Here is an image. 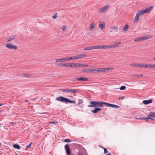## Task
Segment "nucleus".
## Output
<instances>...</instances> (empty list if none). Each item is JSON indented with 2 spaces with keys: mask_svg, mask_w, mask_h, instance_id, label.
Here are the masks:
<instances>
[{
  "mask_svg": "<svg viewBox=\"0 0 155 155\" xmlns=\"http://www.w3.org/2000/svg\"><path fill=\"white\" fill-rule=\"evenodd\" d=\"M111 29L114 30H117L118 29V27L116 26H113L111 28Z\"/></svg>",
  "mask_w": 155,
  "mask_h": 155,
  "instance_id": "35",
  "label": "nucleus"
},
{
  "mask_svg": "<svg viewBox=\"0 0 155 155\" xmlns=\"http://www.w3.org/2000/svg\"><path fill=\"white\" fill-rule=\"evenodd\" d=\"M57 123H58V122H57L52 121V122H49V124H56Z\"/></svg>",
  "mask_w": 155,
  "mask_h": 155,
  "instance_id": "51",
  "label": "nucleus"
},
{
  "mask_svg": "<svg viewBox=\"0 0 155 155\" xmlns=\"http://www.w3.org/2000/svg\"><path fill=\"white\" fill-rule=\"evenodd\" d=\"M64 147L67 155H70L71 152L69 148V144H66L65 146Z\"/></svg>",
  "mask_w": 155,
  "mask_h": 155,
  "instance_id": "7",
  "label": "nucleus"
},
{
  "mask_svg": "<svg viewBox=\"0 0 155 155\" xmlns=\"http://www.w3.org/2000/svg\"><path fill=\"white\" fill-rule=\"evenodd\" d=\"M136 76L137 77H142L143 76V74H136Z\"/></svg>",
  "mask_w": 155,
  "mask_h": 155,
  "instance_id": "52",
  "label": "nucleus"
},
{
  "mask_svg": "<svg viewBox=\"0 0 155 155\" xmlns=\"http://www.w3.org/2000/svg\"><path fill=\"white\" fill-rule=\"evenodd\" d=\"M114 69V68L113 67L109 68H97L96 71H97V72H104L105 71H107L109 70H113Z\"/></svg>",
  "mask_w": 155,
  "mask_h": 155,
  "instance_id": "4",
  "label": "nucleus"
},
{
  "mask_svg": "<svg viewBox=\"0 0 155 155\" xmlns=\"http://www.w3.org/2000/svg\"><path fill=\"white\" fill-rule=\"evenodd\" d=\"M136 119H140V120H147L148 119H152L150 117H147V118H136Z\"/></svg>",
  "mask_w": 155,
  "mask_h": 155,
  "instance_id": "26",
  "label": "nucleus"
},
{
  "mask_svg": "<svg viewBox=\"0 0 155 155\" xmlns=\"http://www.w3.org/2000/svg\"><path fill=\"white\" fill-rule=\"evenodd\" d=\"M86 54H83L78 55L79 58H83L85 57L86 56Z\"/></svg>",
  "mask_w": 155,
  "mask_h": 155,
  "instance_id": "25",
  "label": "nucleus"
},
{
  "mask_svg": "<svg viewBox=\"0 0 155 155\" xmlns=\"http://www.w3.org/2000/svg\"><path fill=\"white\" fill-rule=\"evenodd\" d=\"M5 46L9 49L16 50L17 49V47L12 43H8L5 45Z\"/></svg>",
  "mask_w": 155,
  "mask_h": 155,
  "instance_id": "5",
  "label": "nucleus"
},
{
  "mask_svg": "<svg viewBox=\"0 0 155 155\" xmlns=\"http://www.w3.org/2000/svg\"><path fill=\"white\" fill-rule=\"evenodd\" d=\"M142 68H147V64H142Z\"/></svg>",
  "mask_w": 155,
  "mask_h": 155,
  "instance_id": "36",
  "label": "nucleus"
},
{
  "mask_svg": "<svg viewBox=\"0 0 155 155\" xmlns=\"http://www.w3.org/2000/svg\"><path fill=\"white\" fill-rule=\"evenodd\" d=\"M129 26L128 25H125L123 28L122 30L124 31H126L128 29Z\"/></svg>",
  "mask_w": 155,
  "mask_h": 155,
  "instance_id": "21",
  "label": "nucleus"
},
{
  "mask_svg": "<svg viewBox=\"0 0 155 155\" xmlns=\"http://www.w3.org/2000/svg\"><path fill=\"white\" fill-rule=\"evenodd\" d=\"M109 8L110 6L109 5H106L102 8H99L98 9V12L100 13H104L106 12Z\"/></svg>",
  "mask_w": 155,
  "mask_h": 155,
  "instance_id": "3",
  "label": "nucleus"
},
{
  "mask_svg": "<svg viewBox=\"0 0 155 155\" xmlns=\"http://www.w3.org/2000/svg\"><path fill=\"white\" fill-rule=\"evenodd\" d=\"M84 50H92L91 49V46L86 47V48H85L84 49Z\"/></svg>",
  "mask_w": 155,
  "mask_h": 155,
  "instance_id": "32",
  "label": "nucleus"
},
{
  "mask_svg": "<svg viewBox=\"0 0 155 155\" xmlns=\"http://www.w3.org/2000/svg\"><path fill=\"white\" fill-rule=\"evenodd\" d=\"M101 49H109L111 48V45H104L103 46H101Z\"/></svg>",
  "mask_w": 155,
  "mask_h": 155,
  "instance_id": "16",
  "label": "nucleus"
},
{
  "mask_svg": "<svg viewBox=\"0 0 155 155\" xmlns=\"http://www.w3.org/2000/svg\"><path fill=\"white\" fill-rule=\"evenodd\" d=\"M57 14H58L57 13H55L54 15L52 16V18H54V19L56 18L57 17Z\"/></svg>",
  "mask_w": 155,
  "mask_h": 155,
  "instance_id": "37",
  "label": "nucleus"
},
{
  "mask_svg": "<svg viewBox=\"0 0 155 155\" xmlns=\"http://www.w3.org/2000/svg\"><path fill=\"white\" fill-rule=\"evenodd\" d=\"M101 108H95L94 110H92L91 112L94 114L96 113L99 110H101Z\"/></svg>",
  "mask_w": 155,
  "mask_h": 155,
  "instance_id": "20",
  "label": "nucleus"
},
{
  "mask_svg": "<svg viewBox=\"0 0 155 155\" xmlns=\"http://www.w3.org/2000/svg\"><path fill=\"white\" fill-rule=\"evenodd\" d=\"M68 88L63 89H60V90L62 92H68Z\"/></svg>",
  "mask_w": 155,
  "mask_h": 155,
  "instance_id": "33",
  "label": "nucleus"
},
{
  "mask_svg": "<svg viewBox=\"0 0 155 155\" xmlns=\"http://www.w3.org/2000/svg\"><path fill=\"white\" fill-rule=\"evenodd\" d=\"M71 141V140L69 139H65L64 140V142H70Z\"/></svg>",
  "mask_w": 155,
  "mask_h": 155,
  "instance_id": "42",
  "label": "nucleus"
},
{
  "mask_svg": "<svg viewBox=\"0 0 155 155\" xmlns=\"http://www.w3.org/2000/svg\"><path fill=\"white\" fill-rule=\"evenodd\" d=\"M82 71L84 72H89V69H88L86 70H83Z\"/></svg>",
  "mask_w": 155,
  "mask_h": 155,
  "instance_id": "41",
  "label": "nucleus"
},
{
  "mask_svg": "<svg viewBox=\"0 0 155 155\" xmlns=\"http://www.w3.org/2000/svg\"><path fill=\"white\" fill-rule=\"evenodd\" d=\"M121 44L120 41L116 42L113 45H111V48H117L119 47V45Z\"/></svg>",
  "mask_w": 155,
  "mask_h": 155,
  "instance_id": "9",
  "label": "nucleus"
},
{
  "mask_svg": "<svg viewBox=\"0 0 155 155\" xmlns=\"http://www.w3.org/2000/svg\"><path fill=\"white\" fill-rule=\"evenodd\" d=\"M14 37H10L9 38H8V41H10L14 40Z\"/></svg>",
  "mask_w": 155,
  "mask_h": 155,
  "instance_id": "40",
  "label": "nucleus"
},
{
  "mask_svg": "<svg viewBox=\"0 0 155 155\" xmlns=\"http://www.w3.org/2000/svg\"><path fill=\"white\" fill-rule=\"evenodd\" d=\"M13 147L14 148H15L16 149H20V146L18 145L15 144H14L13 145Z\"/></svg>",
  "mask_w": 155,
  "mask_h": 155,
  "instance_id": "28",
  "label": "nucleus"
},
{
  "mask_svg": "<svg viewBox=\"0 0 155 155\" xmlns=\"http://www.w3.org/2000/svg\"><path fill=\"white\" fill-rule=\"evenodd\" d=\"M141 40H145L147 39L148 38V37L147 36H144L142 37H140Z\"/></svg>",
  "mask_w": 155,
  "mask_h": 155,
  "instance_id": "30",
  "label": "nucleus"
},
{
  "mask_svg": "<svg viewBox=\"0 0 155 155\" xmlns=\"http://www.w3.org/2000/svg\"><path fill=\"white\" fill-rule=\"evenodd\" d=\"M90 105H88L87 107H103V105H105V102L102 101L96 102L95 101H90Z\"/></svg>",
  "mask_w": 155,
  "mask_h": 155,
  "instance_id": "1",
  "label": "nucleus"
},
{
  "mask_svg": "<svg viewBox=\"0 0 155 155\" xmlns=\"http://www.w3.org/2000/svg\"><path fill=\"white\" fill-rule=\"evenodd\" d=\"M56 100L58 101L63 102H68L71 103H75V101H70L69 99L65 98L62 96H59L56 98Z\"/></svg>",
  "mask_w": 155,
  "mask_h": 155,
  "instance_id": "2",
  "label": "nucleus"
},
{
  "mask_svg": "<svg viewBox=\"0 0 155 155\" xmlns=\"http://www.w3.org/2000/svg\"><path fill=\"white\" fill-rule=\"evenodd\" d=\"M88 66V65L86 64H80V67H86Z\"/></svg>",
  "mask_w": 155,
  "mask_h": 155,
  "instance_id": "31",
  "label": "nucleus"
},
{
  "mask_svg": "<svg viewBox=\"0 0 155 155\" xmlns=\"http://www.w3.org/2000/svg\"><path fill=\"white\" fill-rule=\"evenodd\" d=\"M78 155H83L81 152L79 151L78 153Z\"/></svg>",
  "mask_w": 155,
  "mask_h": 155,
  "instance_id": "56",
  "label": "nucleus"
},
{
  "mask_svg": "<svg viewBox=\"0 0 155 155\" xmlns=\"http://www.w3.org/2000/svg\"><path fill=\"white\" fill-rule=\"evenodd\" d=\"M142 64L139 63V67L140 68H142Z\"/></svg>",
  "mask_w": 155,
  "mask_h": 155,
  "instance_id": "54",
  "label": "nucleus"
},
{
  "mask_svg": "<svg viewBox=\"0 0 155 155\" xmlns=\"http://www.w3.org/2000/svg\"><path fill=\"white\" fill-rule=\"evenodd\" d=\"M24 77H31V75L30 74H24Z\"/></svg>",
  "mask_w": 155,
  "mask_h": 155,
  "instance_id": "43",
  "label": "nucleus"
},
{
  "mask_svg": "<svg viewBox=\"0 0 155 155\" xmlns=\"http://www.w3.org/2000/svg\"><path fill=\"white\" fill-rule=\"evenodd\" d=\"M107 155H110V153H109Z\"/></svg>",
  "mask_w": 155,
  "mask_h": 155,
  "instance_id": "61",
  "label": "nucleus"
},
{
  "mask_svg": "<svg viewBox=\"0 0 155 155\" xmlns=\"http://www.w3.org/2000/svg\"><path fill=\"white\" fill-rule=\"evenodd\" d=\"M68 92L69 93H75L76 92V90L74 89H68Z\"/></svg>",
  "mask_w": 155,
  "mask_h": 155,
  "instance_id": "22",
  "label": "nucleus"
},
{
  "mask_svg": "<svg viewBox=\"0 0 155 155\" xmlns=\"http://www.w3.org/2000/svg\"><path fill=\"white\" fill-rule=\"evenodd\" d=\"M145 12L144 10H142L140 11H139L138 12V14H139V15H142L145 13Z\"/></svg>",
  "mask_w": 155,
  "mask_h": 155,
  "instance_id": "29",
  "label": "nucleus"
},
{
  "mask_svg": "<svg viewBox=\"0 0 155 155\" xmlns=\"http://www.w3.org/2000/svg\"><path fill=\"white\" fill-rule=\"evenodd\" d=\"M83 103V101L81 100H79L78 101V104L80 105V104Z\"/></svg>",
  "mask_w": 155,
  "mask_h": 155,
  "instance_id": "49",
  "label": "nucleus"
},
{
  "mask_svg": "<svg viewBox=\"0 0 155 155\" xmlns=\"http://www.w3.org/2000/svg\"><path fill=\"white\" fill-rule=\"evenodd\" d=\"M147 68H153V63L147 64Z\"/></svg>",
  "mask_w": 155,
  "mask_h": 155,
  "instance_id": "24",
  "label": "nucleus"
},
{
  "mask_svg": "<svg viewBox=\"0 0 155 155\" xmlns=\"http://www.w3.org/2000/svg\"><path fill=\"white\" fill-rule=\"evenodd\" d=\"M124 97H122L121 98V99L122 100H123V99H124Z\"/></svg>",
  "mask_w": 155,
  "mask_h": 155,
  "instance_id": "59",
  "label": "nucleus"
},
{
  "mask_svg": "<svg viewBox=\"0 0 155 155\" xmlns=\"http://www.w3.org/2000/svg\"><path fill=\"white\" fill-rule=\"evenodd\" d=\"M73 57H74V56L71 57H68L69 58V59H68L69 61L71 60H74V58Z\"/></svg>",
  "mask_w": 155,
  "mask_h": 155,
  "instance_id": "53",
  "label": "nucleus"
},
{
  "mask_svg": "<svg viewBox=\"0 0 155 155\" xmlns=\"http://www.w3.org/2000/svg\"><path fill=\"white\" fill-rule=\"evenodd\" d=\"M31 143L30 144L26 146V150L27 149L30 148L31 146Z\"/></svg>",
  "mask_w": 155,
  "mask_h": 155,
  "instance_id": "39",
  "label": "nucleus"
},
{
  "mask_svg": "<svg viewBox=\"0 0 155 155\" xmlns=\"http://www.w3.org/2000/svg\"><path fill=\"white\" fill-rule=\"evenodd\" d=\"M70 155H73L71 154H70Z\"/></svg>",
  "mask_w": 155,
  "mask_h": 155,
  "instance_id": "64",
  "label": "nucleus"
},
{
  "mask_svg": "<svg viewBox=\"0 0 155 155\" xmlns=\"http://www.w3.org/2000/svg\"><path fill=\"white\" fill-rule=\"evenodd\" d=\"M55 62L56 63H58V62H60L61 61V60L60 58L56 59L55 60Z\"/></svg>",
  "mask_w": 155,
  "mask_h": 155,
  "instance_id": "48",
  "label": "nucleus"
},
{
  "mask_svg": "<svg viewBox=\"0 0 155 155\" xmlns=\"http://www.w3.org/2000/svg\"><path fill=\"white\" fill-rule=\"evenodd\" d=\"M126 87L125 86H122L120 87V89L121 90H124L126 89Z\"/></svg>",
  "mask_w": 155,
  "mask_h": 155,
  "instance_id": "34",
  "label": "nucleus"
},
{
  "mask_svg": "<svg viewBox=\"0 0 155 155\" xmlns=\"http://www.w3.org/2000/svg\"><path fill=\"white\" fill-rule=\"evenodd\" d=\"M3 105V104H0V106H2Z\"/></svg>",
  "mask_w": 155,
  "mask_h": 155,
  "instance_id": "62",
  "label": "nucleus"
},
{
  "mask_svg": "<svg viewBox=\"0 0 155 155\" xmlns=\"http://www.w3.org/2000/svg\"><path fill=\"white\" fill-rule=\"evenodd\" d=\"M66 28V26L64 25L62 27L61 29L62 31H64L65 30Z\"/></svg>",
  "mask_w": 155,
  "mask_h": 155,
  "instance_id": "44",
  "label": "nucleus"
},
{
  "mask_svg": "<svg viewBox=\"0 0 155 155\" xmlns=\"http://www.w3.org/2000/svg\"><path fill=\"white\" fill-rule=\"evenodd\" d=\"M140 16V15H139V14L137 13L136 14V16L135 17L134 19V22L136 23L138 22L139 20Z\"/></svg>",
  "mask_w": 155,
  "mask_h": 155,
  "instance_id": "10",
  "label": "nucleus"
},
{
  "mask_svg": "<svg viewBox=\"0 0 155 155\" xmlns=\"http://www.w3.org/2000/svg\"><path fill=\"white\" fill-rule=\"evenodd\" d=\"M75 81H87L88 80V78H75Z\"/></svg>",
  "mask_w": 155,
  "mask_h": 155,
  "instance_id": "11",
  "label": "nucleus"
},
{
  "mask_svg": "<svg viewBox=\"0 0 155 155\" xmlns=\"http://www.w3.org/2000/svg\"><path fill=\"white\" fill-rule=\"evenodd\" d=\"M153 59L154 60H155V57L153 58Z\"/></svg>",
  "mask_w": 155,
  "mask_h": 155,
  "instance_id": "60",
  "label": "nucleus"
},
{
  "mask_svg": "<svg viewBox=\"0 0 155 155\" xmlns=\"http://www.w3.org/2000/svg\"><path fill=\"white\" fill-rule=\"evenodd\" d=\"M95 26V24L94 22L91 23L90 25L89 29L90 30L92 31Z\"/></svg>",
  "mask_w": 155,
  "mask_h": 155,
  "instance_id": "12",
  "label": "nucleus"
},
{
  "mask_svg": "<svg viewBox=\"0 0 155 155\" xmlns=\"http://www.w3.org/2000/svg\"><path fill=\"white\" fill-rule=\"evenodd\" d=\"M75 65L76 68L80 67V64L79 63H75Z\"/></svg>",
  "mask_w": 155,
  "mask_h": 155,
  "instance_id": "47",
  "label": "nucleus"
},
{
  "mask_svg": "<svg viewBox=\"0 0 155 155\" xmlns=\"http://www.w3.org/2000/svg\"><path fill=\"white\" fill-rule=\"evenodd\" d=\"M27 101V100H26L25 101Z\"/></svg>",
  "mask_w": 155,
  "mask_h": 155,
  "instance_id": "63",
  "label": "nucleus"
},
{
  "mask_svg": "<svg viewBox=\"0 0 155 155\" xmlns=\"http://www.w3.org/2000/svg\"><path fill=\"white\" fill-rule=\"evenodd\" d=\"M96 70H97V68H94V69H89V72H91V73L94 72H97V71H96Z\"/></svg>",
  "mask_w": 155,
  "mask_h": 155,
  "instance_id": "27",
  "label": "nucleus"
},
{
  "mask_svg": "<svg viewBox=\"0 0 155 155\" xmlns=\"http://www.w3.org/2000/svg\"><path fill=\"white\" fill-rule=\"evenodd\" d=\"M68 63H61L58 64V65L61 67H68Z\"/></svg>",
  "mask_w": 155,
  "mask_h": 155,
  "instance_id": "14",
  "label": "nucleus"
},
{
  "mask_svg": "<svg viewBox=\"0 0 155 155\" xmlns=\"http://www.w3.org/2000/svg\"><path fill=\"white\" fill-rule=\"evenodd\" d=\"M105 23L103 21H101L99 23L98 28L100 29L103 30L105 29Z\"/></svg>",
  "mask_w": 155,
  "mask_h": 155,
  "instance_id": "6",
  "label": "nucleus"
},
{
  "mask_svg": "<svg viewBox=\"0 0 155 155\" xmlns=\"http://www.w3.org/2000/svg\"><path fill=\"white\" fill-rule=\"evenodd\" d=\"M74 60L79 59L78 55L74 56Z\"/></svg>",
  "mask_w": 155,
  "mask_h": 155,
  "instance_id": "38",
  "label": "nucleus"
},
{
  "mask_svg": "<svg viewBox=\"0 0 155 155\" xmlns=\"http://www.w3.org/2000/svg\"><path fill=\"white\" fill-rule=\"evenodd\" d=\"M153 68L155 69V64L153 63Z\"/></svg>",
  "mask_w": 155,
  "mask_h": 155,
  "instance_id": "57",
  "label": "nucleus"
},
{
  "mask_svg": "<svg viewBox=\"0 0 155 155\" xmlns=\"http://www.w3.org/2000/svg\"><path fill=\"white\" fill-rule=\"evenodd\" d=\"M153 6L149 7L144 10L145 13H149L153 8Z\"/></svg>",
  "mask_w": 155,
  "mask_h": 155,
  "instance_id": "13",
  "label": "nucleus"
},
{
  "mask_svg": "<svg viewBox=\"0 0 155 155\" xmlns=\"http://www.w3.org/2000/svg\"><path fill=\"white\" fill-rule=\"evenodd\" d=\"M60 60H61V62H64V58H60Z\"/></svg>",
  "mask_w": 155,
  "mask_h": 155,
  "instance_id": "55",
  "label": "nucleus"
},
{
  "mask_svg": "<svg viewBox=\"0 0 155 155\" xmlns=\"http://www.w3.org/2000/svg\"><path fill=\"white\" fill-rule=\"evenodd\" d=\"M147 117H148L151 118L152 119V120H153L151 117H155V113L150 112L149 114L147 115Z\"/></svg>",
  "mask_w": 155,
  "mask_h": 155,
  "instance_id": "15",
  "label": "nucleus"
},
{
  "mask_svg": "<svg viewBox=\"0 0 155 155\" xmlns=\"http://www.w3.org/2000/svg\"><path fill=\"white\" fill-rule=\"evenodd\" d=\"M91 49L94 50L95 49H101V46L100 45H95L91 46Z\"/></svg>",
  "mask_w": 155,
  "mask_h": 155,
  "instance_id": "18",
  "label": "nucleus"
},
{
  "mask_svg": "<svg viewBox=\"0 0 155 155\" xmlns=\"http://www.w3.org/2000/svg\"><path fill=\"white\" fill-rule=\"evenodd\" d=\"M100 147H101L102 148H103V149H104V148L103 147H102V146H100Z\"/></svg>",
  "mask_w": 155,
  "mask_h": 155,
  "instance_id": "58",
  "label": "nucleus"
},
{
  "mask_svg": "<svg viewBox=\"0 0 155 155\" xmlns=\"http://www.w3.org/2000/svg\"><path fill=\"white\" fill-rule=\"evenodd\" d=\"M64 62H66V61H69V60H68L69 58H68V57L64 58Z\"/></svg>",
  "mask_w": 155,
  "mask_h": 155,
  "instance_id": "45",
  "label": "nucleus"
},
{
  "mask_svg": "<svg viewBox=\"0 0 155 155\" xmlns=\"http://www.w3.org/2000/svg\"><path fill=\"white\" fill-rule=\"evenodd\" d=\"M105 105L108 106L109 107H110L114 108H118L119 107L117 105L109 104L105 102Z\"/></svg>",
  "mask_w": 155,
  "mask_h": 155,
  "instance_id": "8",
  "label": "nucleus"
},
{
  "mask_svg": "<svg viewBox=\"0 0 155 155\" xmlns=\"http://www.w3.org/2000/svg\"><path fill=\"white\" fill-rule=\"evenodd\" d=\"M130 66L131 67H139V63H132L130 64Z\"/></svg>",
  "mask_w": 155,
  "mask_h": 155,
  "instance_id": "23",
  "label": "nucleus"
},
{
  "mask_svg": "<svg viewBox=\"0 0 155 155\" xmlns=\"http://www.w3.org/2000/svg\"><path fill=\"white\" fill-rule=\"evenodd\" d=\"M152 102V100L151 99H150L148 100H144L143 101V103L145 104H147L151 103Z\"/></svg>",
  "mask_w": 155,
  "mask_h": 155,
  "instance_id": "17",
  "label": "nucleus"
},
{
  "mask_svg": "<svg viewBox=\"0 0 155 155\" xmlns=\"http://www.w3.org/2000/svg\"><path fill=\"white\" fill-rule=\"evenodd\" d=\"M104 153H107L108 152V151L105 148H104Z\"/></svg>",
  "mask_w": 155,
  "mask_h": 155,
  "instance_id": "50",
  "label": "nucleus"
},
{
  "mask_svg": "<svg viewBox=\"0 0 155 155\" xmlns=\"http://www.w3.org/2000/svg\"><path fill=\"white\" fill-rule=\"evenodd\" d=\"M140 40H141L140 37V38H136V39L134 40V41H140Z\"/></svg>",
  "mask_w": 155,
  "mask_h": 155,
  "instance_id": "46",
  "label": "nucleus"
},
{
  "mask_svg": "<svg viewBox=\"0 0 155 155\" xmlns=\"http://www.w3.org/2000/svg\"><path fill=\"white\" fill-rule=\"evenodd\" d=\"M68 68H76L75 65V63H68Z\"/></svg>",
  "mask_w": 155,
  "mask_h": 155,
  "instance_id": "19",
  "label": "nucleus"
}]
</instances>
